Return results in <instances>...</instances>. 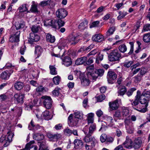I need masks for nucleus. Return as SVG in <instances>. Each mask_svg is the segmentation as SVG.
Wrapping results in <instances>:
<instances>
[{"label":"nucleus","mask_w":150,"mask_h":150,"mask_svg":"<svg viewBox=\"0 0 150 150\" xmlns=\"http://www.w3.org/2000/svg\"><path fill=\"white\" fill-rule=\"evenodd\" d=\"M127 128V132L129 134H131L133 133L134 131V129L133 127H127L126 126Z\"/></svg>","instance_id":"64"},{"label":"nucleus","mask_w":150,"mask_h":150,"mask_svg":"<svg viewBox=\"0 0 150 150\" xmlns=\"http://www.w3.org/2000/svg\"><path fill=\"white\" fill-rule=\"evenodd\" d=\"M87 24V22H82L79 25V28L81 30H84L86 27Z\"/></svg>","instance_id":"51"},{"label":"nucleus","mask_w":150,"mask_h":150,"mask_svg":"<svg viewBox=\"0 0 150 150\" xmlns=\"http://www.w3.org/2000/svg\"><path fill=\"white\" fill-rule=\"evenodd\" d=\"M81 84L83 86H88L89 83V80L84 76L80 77Z\"/></svg>","instance_id":"28"},{"label":"nucleus","mask_w":150,"mask_h":150,"mask_svg":"<svg viewBox=\"0 0 150 150\" xmlns=\"http://www.w3.org/2000/svg\"><path fill=\"white\" fill-rule=\"evenodd\" d=\"M139 93H137V95L135 96V99L134 101L132 103V105L133 106H136L138 104L139 102L140 103V99L139 96Z\"/></svg>","instance_id":"29"},{"label":"nucleus","mask_w":150,"mask_h":150,"mask_svg":"<svg viewBox=\"0 0 150 150\" xmlns=\"http://www.w3.org/2000/svg\"><path fill=\"white\" fill-rule=\"evenodd\" d=\"M132 141L130 139L129 137L127 136L126 137L125 141L123 143L125 148L127 149H131L132 148Z\"/></svg>","instance_id":"15"},{"label":"nucleus","mask_w":150,"mask_h":150,"mask_svg":"<svg viewBox=\"0 0 150 150\" xmlns=\"http://www.w3.org/2000/svg\"><path fill=\"white\" fill-rule=\"evenodd\" d=\"M25 25V23L24 22H21L20 23L16 22L15 24L16 29L17 30L23 28L24 27Z\"/></svg>","instance_id":"39"},{"label":"nucleus","mask_w":150,"mask_h":150,"mask_svg":"<svg viewBox=\"0 0 150 150\" xmlns=\"http://www.w3.org/2000/svg\"><path fill=\"white\" fill-rule=\"evenodd\" d=\"M129 44L130 45V49L129 52H128V54L129 55H131L133 53V52L134 42H129Z\"/></svg>","instance_id":"56"},{"label":"nucleus","mask_w":150,"mask_h":150,"mask_svg":"<svg viewBox=\"0 0 150 150\" xmlns=\"http://www.w3.org/2000/svg\"><path fill=\"white\" fill-rule=\"evenodd\" d=\"M51 1V0H48L46 1H43L40 2V5L42 6H44L47 5Z\"/></svg>","instance_id":"58"},{"label":"nucleus","mask_w":150,"mask_h":150,"mask_svg":"<svg viewBox=\"0 0 150 150\" xmlns=\"http://www.w3.org/2000/svg\"><path fill=\"white\" fill-rule=\"evenodd\" d=\"M143 40L144 42L146 43L150 42V33H147L144 35Z\"/></svg>","instance_id":"42"},{"label":"nucleus","mask_w":150,"mask_h":150,"mask_svg":"<svg viewBox=\"0 0 150 150\" xmlns=\"http://www.w3.org/2000/svg\"><path fill=\"white\" fill-rule=\"evenodd\" d=\"M121 57L120 54L117 50H112L108 56L109 61L111 62L118 60Z\"/></svg>","instance_id":"4"},{"label":"nucleus","mask_w":150,"mask_h":150,"mask_svg":"<svg viewBox=\"0 0 150 150\" xmlns=\"http://www.w3.org/2000/svg\"><path fill=\"white\" fill-rule=\"evenodd\" d=\"M24 86L23 83L19 81H16L14 85L15 89L18 91L21 90Z\"/></svg>","instance_id":"27"},{"label":"nucleus","mask_w":150,"mask_h":150,"mask_svg":"<svg viewBox=\"0 0 150 150\" xmlns=\"http://www.w3.org/2000/svg\"><path fill=\"white\" fill-rule=\"evenodd\" d=\"M105 122L107 125L112 127L113 125V119L112 117L106 116L105 118Z\"/></svg>","instance_id":"23"},{"label":"nucleus","mask_w":150,"mask_h":150,"mask_svg":"<svg viewBox=\"0 0 150 150\" xmlns=\"http://www.w3.org/2000/svg\"><path fill=\"white\" fill-rule=\"evenodd\" d=\"M137 93H140L139 96L141 98L140 103L144 105V107L146 108L150 100V91L145 89L142 93L141 91L139 90L137 91Z\"/></svg>","instance_id":"1"},{"label":"nucleus","mask_w":150,"mask_h":150,"mask_svg":"<svg viewBox=\"0 0 150 150\" xmlns=\"http://www.w3.org/2000/svg\"><path fill=\"white\" fill-rule=\"evenodd\" d=\"M103 54L99 53L96 58V63L98 64L99 63V61H101L103 59Z\"/></svg>","instance_id":"52"},{"label":"nucleus","mask_w":150,"mask_h":150,"mask_svg":"<svg viewBox=\"0 0 150 150\" xmlns=\"http://www.w3.org/2000/svg\"><path fill=\"white\" fill-rule=\"evenodd\" d=\"M122 116L124 117L128 116L129 114V111L127 108L123 107L122 108Z\"/></svg>","instance_id":"40"},{"label":"nucleus","mask_w":150,"mask_h":150,"mask_svg":"<svg viewBox=\"0 0 150 150\" xmlns=\"http://www.w3.org/2000/svg\"><path fill=\"white\" fill-rule=\"evenodd\" d=\"M55 23H56L55 24V28L56 27L57 25L59 28L63 26L65 23L61 19H56L55 20Z\"/></svg>","instance_id":"37"},{"label":"nucleus","mask_w":150,"mask_h":150,"mask_svg":"<svg viewBox=\"0 0 150 150\" xmlns=\"http://www.w3.org/2000/svg\"><path fill=\"white\" fill-rule=\"evenodd\" d=\"M42 98L44 99L43 101V105L46 108L49 109L52 106V100L51 98L49 96H45L42 97Z\"/></svg>","instance_id":"6"},{"label":"nucleus","mask_w":150,"mask_h":150,"mask_svg":"<svg viewBox=\"0 0 150 150\" xmlns=\"http://www.w3.org/2000/svg\"><path fill=\"white\" fill-rule=\"evenodd\" d=\"M39 23L33 25L31 28V30L33 33H37L42 30L41 24L39 25Z\"/></svg>","instance_id":"17"},{"label":"nucleus","mask_w":150,"mask_h":150,"mask_svg":"<svg viewBox=\"0 0 150 150\" xmlns=\"http://www.w3.org/2000/svg\"><path fill=\"white\" fill-rule=\"evenodd\" d=\"M64 52L62 55L61 56V59L62 60L63 64L66 66L68 67L71 64V58L68 56H66L64 58L63 56Z\"/></svg>","instance_id":"12"},{"label":"nucleus","mask_w":150,"mask_h":150,"mask_svg":"<svg viewBox=\"0 0 150 150\" xmlns=\"http://www.w3.org/2000/svg\"><path fill=\"white\" fill-rule=\"evenodd\" d=\"M105 98V96L103 94H102L98 96L97 97V100L98 101L101 102L104 100Z\"/></svg>","instance_id":"62"},{"label":"nucleus","mask_w":150,"mask_h":150,"mask_svg":"<svg viewBox=\"0 0 150 150\" xmlns=\"http://www.w3.org/2000/svg\"><path fill=\"white\" fill-rule=\"evenodd\" d=\"M40 39V37L37 34L34 33H30L28 39V42L32 44L33 42H37Z\"/></svg>","instance_id":"11"},{"label":"nucleus","mask_w":150,"mask_h":150,"mask_svg":"<svg viewBox=\"0 0 150 150\" xmlns=\"http://www.w3.org/2000/svg\"><path fill=\"white\" fill-rule=\"evenodd\" d=\"M31 142H30L26 145L25 148L29 149V150H37L38 149L37 147L32 144L34 143V141L32 142L31 144H30Z\"/></svg>","instance_id":"32"},{"label":"nucleus","mask_w":150,"mask_h":150,"mask_svg":"<svg viewBox=\"0 0 150 150\" xmlns=\"http://www.w3.org/2000/svg\"><path fill=\"white\" fill-rule=\"evenodd\" d=\"M10 74L8 71H6L3 72L0 74V78L2 80L8 79L10 76Z\"/></svg>","instance_id":"26"},{"label":"nucleus","mask_w":150,"mask_h":150,"mask_svg":"<svg viewBox=\"0 0 150 150\" xmlns=\"http://www.w3.org/2000/svg\"><path fill=\"white\" fill-rule=\"evenodd\" d=\"M133 62L131 61H126L124 63L123 66L125 67L128 68L133 64Z\"/></svg>","instance_id":"54"},{"label":"nucleus","mask_w":150,"mask_h":150,"mask_svg":"<svg viewBox=\"0 0 150 150\" xmlns=\"http://www.w3.org/2000/svg\"><path fill=\"white\" fill-rule=\"evenodd\" d=\"M142 76L138 74L137 76L134 77V81L135 83H138L141 80Z\"/></svg>","instance_id":"53"},{"label":"nucleus","mask_w":150,"mask_h":150,"mask_svg":"<svg viewBox=\"0 0 150 150\" xmlns=\"http://www.w3.org/2000/svg\"><path fill=\"white\" fill-rule=\"evenodd\" d=\"M64 132L65 135L69 136L72 134V131L69 128H67L64 130Z\"/></svg>","instance_id":"47"},{"label":"nucleus","mask_w":150,"mask_h":150,"mask_svg":"<svg viewBox=\"0 0 150 150\" xmlns=\"http://www.w3.org/2000/svg\"><path fill=\"white\" fill-rule=\"evenodd\" d=\"M115 30V28L114 27H110L107 31L106 33V37L108 38L111 35H112Z\"/></svg>","instance_id":"35"},{"label":"nucleus","mask_w":150,"mask_h":150,"mask_svg":"<svg viewBox=\"0 0 150 150\" xmlns=\"http://www.w3.org/2000/svg\"><path fill=\"white\" fill-rule=\"evenodd\" d=\"M113 116L114 117H117L120 119L121 117L120 112L119 110H117L115 111Z\"/></svg>","instance_id":"61"},{"label":"nucleus","mask_w":150,"mask_h":150,"mask_svg":"<svg viewBox=\"0 0 150 150\" xmlns=\"http://www.w3.org/2000/svg\"><path fill=\"white\" fill-rule=\"evenodd\" d=\"M8 135L7 137L5 135H3L0 138V142H5L4 145V147H6L8 146L12 141V138L14 134L11 131H8L7 132Z\"/></svg>","instance_id":"2"},{"label":"nucleus","mask_w":150,"mask_h":150,"mask_svg":"<svg viewBox=\"0 0 150 150\" xmlns=\"http://www.w3.org/2000/svg\"><path fill=\"white\" fill-rule=\"evenodd\" d=\"M61 80V77L59 76H55L53 79V82L56 85H58L59 84Z\"/></svg>","instance_id":"46"},{"label":"nucleus","mask_w":150,"mask_h":150,"mask_svg":"<svg viewBox=\"0 0 150 150\" xmlns=\"http://www.w3.org/2000/svg\"><path fill=\"white\" fill-rule=\"evenodd\" d=\"M94 114L92 113H91L88 115L87 120L88 124H93V122Z\"/></svg>","instance_id":"33"},{"label":"nucleus","mask_w":150,"mask_h":150,"mask_svg":"<svg viewBox=\"0 0 150 150\" xmlns=\"http://www.w3.org/2000/svg\"><path fill=\"white\" fill-rule=\"evenodd\" d=\"M94 67L93 65H92L91 66H89L86 68V70L87 71V76L90 79V77L88 75L89 73H92L93 71L94 70Z\"/></svg>","instance_id":"38"},{"label":"nucleus","mask_w":150,"mask_h":150,"mask_svg":"<svg viewBox=\"0 0 150 150\" xmlns=\"http://www.w3.org/2000/svg\"><path fill=\"white\" fill-rule=\"evenodd\" d=\"M117 77L116 74L113 71L110 70L107 74V78L109 83L112 84L114 83V80Z\"/></svg>","instance_id":"5"},{"label":"nucleus","mask_w":150,"mask_h":150,"mask_svg":"<svg viewBox=\"0 0 150 150\" xmlns=\"http://www.w3.org/2000/svg\"><path fill=\"white\" fill-rule=\"evenodd\" d=\"M19 9L20 12H24L27 10V8L26 7V4H23L19 8Z\"/></svg>","instance_id":"57"},{"label":"nucleus","mask_w":150,"mask_h":150,"mask_svg":"<svg viewBox=\"0 0 150 150\" xmlns=\"http://www.w3.org/2000/svg\"><path fill=\"white\" fill-rule=\"evenodd\" d=\"M119 16L117 17V19L120 20L122 18H123L127 14V13L124 11L122 12L120 11L119 12Z\"/></svg>","instance_id":"45"},{"label":"nucleus","mask_w":150,"mask_h":150,"mask_svg":"<svg viewBox=\"0 0 150 150\" xmlns=\"http://www.w3.org/2000/svg\"><path fill=\"white\" fill-rule=\"evenodd\" d=\"M33 139L37 140H41L44 138V136L41 134H36L33 136Z\"/></svg>","instance_id":"36"},{"label":"nucleus","mask_w":150,"mask_h":150,"mask_svg":"<svg viewBox=\"0 0 150 150\" xmlns=\"http://www.w3.org/2000/svg\"><path fill=\"white\" fill-rule=\"evenodd\" d=\"M109 105L110 108L112 110H117L119 107V104L118 101L115 100L112 102L109 103Z\"/></svg>","instance_id":"19"},{"label":"nucleus","mask_w":150,"mask_h":150,"mask_svg":"<svg viewBox=\"0 0 150 150\" xmlns=\"http://www.w3.org/2000/svg\"><path fill=\"white\" fill-rule=\"evenodd\" d=\"M86 135L84 138V141L86 142H91V146H94L96 142V139L93 137H92V135L88 134H85Z\"/></svg>","instance_id":"8"},{"label":"nucleus","mask_w":150,"mask_h":150,"mask_svg":"<svg viewBox=\"0 0 150 150\" xmlns=\"http://www.w3.org/2000/svg\"><path fill=\"white\" fill-rule=\"evenodd\" d=\"M142 141L140 138H138L135 139L132 144V148L135 149L139 148L142 146Z\"/></svg>","instance_id":"14"},{"label":"nucleus","mask_w":150,"mask_h":150,"mask_svg":"<svg viewBox=\"0 0 150 150\" xmlns=\"http://www.w3.org/2000/svg\"><path fill=\"white\" fill-rule=\"evenodd\" d=\"M74 118L77 119H81L83 118V114L81 112L77 111L74 113Z\"/></svg>","instance_id":"43"},{"label":"nucleus","mask_w":150,"mask_h":150,"mask_svg":"<svg viewBox=\"0 0 150 150\" xmlns=\"http://www.w3.org/2000/svg\"><path fill=\"white\" fill-rule=\"evenodd\" d=\"M87 127L86 125L83 131L85 134H88L92 135L93 133L96 130V125L95 124H91L89 128V130H86V127Z\"/></svg>","instance_id":"9"},{"label":"nucleus","mask_w":150,"mask_h":150,"mask_svg":"<svg viewBox=\"0 0 150 150\" xmlns=\"http://www.w3.org/2000/svg\"><path fill=\"white\" fill-rule=\"evenodd\" d=\"M87 58L86 57H83L77 59L75 62V64L77 65H80L84 63L87 60Z\"/></svg>","instance_id":"21"},{"label":"nucleus","mask_w":150,"mask_h":150,"mask_svg":"<svg viewBox=\"0 0 150 150\" xmlns=\"http://www.w3.org/2000/svg\"><path fill=\"white\" fill-rule=\"evenodd\" d=\"M74 147L76 149L81 148L83 146V144L82 141L76 139L74 141Z\"/></svg>","instance_id":"22"},{"label":"nucleus","mask_w":150,"mask_h":150,"mask_svg":"<svg viewBox=\"0 0 150 150\" xmlns=\"http://www.w3.org/2000/svg\"><path fill=\"white\" fill-rule=\"evenodd\" d=\"M104 72V71L103 69H95L93 71L92 73H89L88 75L90 77V79L96 80L98 77L102 76Z\"/></svg>","instance_id":"3"},{"label":"nucleus","mask_w":150,"mask_h":150,"mask_svg":"<svg viewBox=\"0 0 150 150\" xmlns=\"http://www.w3.org/2000/svg\"><path fill=\"white\" fill-rule=\"evenodd\" d=\"M69 43L71 45H75L79 42V39L77 36L73 35H70L68 37Z\"/></svg>","instance_id":"16"},{"label":"nucleus","mask_w":150,"mask_h":150,"mask_svg":"<svg viewBox=\"0 0 150 150\" xmlns=\"http://www.w3.org/2000/svg\"><path fill=\"white\" fill-rule=\"evenodd\" d=\"M47 135L50 140L53 141H56L60 137V135L58 134H52L50 133H48Z\"/></svg>","instance_id":"20"},{"label":"nucleus","mask_w":150,"mask_h":150,"mask_svg":"<svg viewBox=\"0 0 150 150\" xmlns=\"http://www.w3.org/2000/svg\"><path fill=\"white\" fill-rule=\"evenodd\" d=\"M126 91V88L125 86H122L118 89V95L123 96Z\"/></svg>","instance_id":"34"},{"label":"nucleus","mask_w":150,"mask_h":150,"mask_svg":"<svg viewBox=\"0 0 150 150\" xmlns=\"http://www.w3.org/2000/svg\"><path fill=\"white\" fill-rule=\"evenodd\" d=\"M46 38L47 41L51 43L54 42L55 40L54 37L49 34L47 35Z\"/></svg>","instance_id":"41"},{"label":"nucleus","mask_w":150,"mask_h":150,"mask_svg":"<svg viewBox=\"0 0 150 150\" xmlns=\"http://www.w3.org/2000/svg\"><path fill=\"white\" fill-rule=\"evenodd\" d=\"M30 11L33 13H38L39 12L37 8V6L35 4H33L32 5Z\"/></svg>","instance_id":"48"},{"label":"nucleus","mask_w":150,"mask_h":150,"mask_svg":"<svg viewBox=\"0 0 150 150\" xmlns=\"http://www.w3.org/2000/svg\"><path fill=\"white\" fill-rule=\"evenodd\" d=\"M43 49L39 46H37L35 47V53L37 55V57H39L43 52Z\"/></svg>","instance_id":"31"},{"label":"nucleus","mask_w":150,"mask_h":150,"mask_svg":"<svg viewBox=\"0 0 150 150\" xmlns=\"http://www.w3.org/2000/svg\"><path fill=\"white\" fill-rule=\"evenodd\" d=\"M118 49L121 52L124 53L126 51L127 48L126 45L123 44L119 46Z\"/></svg>","instance_id":"44"},{"label":"nucleus","mask_w":150,"mask_h":150,"mask_svg":"<svg viewBox=\"0 0 150 150\" xmlns=\"http://www.w3.org/2000/svg\"><path fill=\"white\" fill-rule=\"evenodd\" d=\"M67 14V11L64 8L59 9L56 12L57 17L60 19L64 18Z\"/></svg>","instance_id":"7"},{"label":"nucleus","mask_w":150,"mask_h":150,"mask_svg":"<svg viewBox=\"0 0 150 150\" xmlns=\"http://www.w3.org/2000/svg\"><path fill=\"white\" fill-rule=\"evenodd\" d=\"M95 59V58L93 57H90L86 62V64L88 65H89L93 63V60Z\"/></svg>","instance_id":"59"},{"label":"nucleus","mask_w":150,"mask_h":150,"mask_svg":"<svg viewBox=\"0 0 150 150\" xmlns=\"http://www.w3.org/2000/svg\"><path fill=\"white\" fill-rule=\"evenodd\" d=\"M52 116L50 115L49 111L47 110L45 111L42 113V117L45 120H50L52 118Z\"/></svg>","instance_id":"30"},{"label":"nucleus","mask_w":150,"mask_h":150,"mask_svg":"<svg viewBox=\"0 0 150 150\" xmlns=\"http://www.w3.org/2000/svg\"><path fill=\"white\" fill-rule=\"evenodd\" d=\"M20 33V31H17L15 34L13 35L10 38V41L12 42H19Z\"/></svg>","instance_id":"13"},{"label":"nucleus","mask_w":150,"mask_h":150,"mask_svg":"<svg viewBox=\"0 0 150 150\" xmlns=\"http://www.w3.org/2000/svg\"><path fill=\"white\" fill-rule=\"evenodd\" d=\"M72 114H70L68 118V122L70 126H76L78 122V120L73 117Z\"/></svg>","instance_id":"10"},{"label":"nucleus","mask_w":150,"mask_h":150,"mask_svg":"<svg viewBox=\"0 0 150 150\" xmlns=\"http://www.w3.org/2000/svg\"><path fill=\"white\" fill-rule=\"evenodd\" d=\"M14 97L18 103H23L24 97V94L16 93L15 94Z\"/></svg>","instance_id":"18"},{"label":"nucleus","mask_w":150,"mask_h":150,"mask_svg":"<svg viewBox=\"0 0 150 150\" xmlns=\"http://www.w3.org/2000/svg\"><path fill=\"white\" fill-rule=\"evenodd\" d=\"M93 41L98 42H101L104 40L103 36L101 35L98 34L95 35L92 37Z\"/></svg>","instance_id":"24"},{"label":"nucleus","mask_w":150,"mask_h":150,"mask_svg":"<svg viewBox=\"0 0 150 150\" xmlns=\"http://www.w3.org/2000/svg\"><path fill=\"white\" fill-rule=\"evenodd\" d=\"M55 20L51 19L47 20L44 22V25L46 26L49 25L52 26L53 28H55Z\"/></svg>","instance_id":"25"},{"label":"nucleus","mask_w":150,"mask_h":150,"mask_svg":"<svg viewBox=\"0 0 150 150\" xmlns=\"http://www.w3.org/2000/svg\"><path fill=\"white\" fill-rule=\"evenodd\" d=\"M61 89L58 87H56L52 92L53 95L54 96H58L59 94V91Z\"/></svg>","instance_id":"49"},{"label":"nucleus","mask_w":150,"mask_h":150,"mask_svg":"<svg viewBox=\"0 0 150 150\" xmlns=\"http://www.w3.org/2000/svg\"><path fill=\"white\" fill-rule=\"evenodd\" d=\"M136 89L135 88H131L129 90H128L126 93V94L128 96H131L134 91L136 90Z\"/></svg>","instance_id":"55"},{"label":"nucleus","mask_w":150,"mask_h":150,"mask_svg":"<svg viewBox=\"0 0 150 150\" xmlns=\"http://www.w3.org/2000/svg\"><path fill=\"white\" fill-rule=\"evenodd\" d=\"M107 136L105 134H103L101 135L100 137V141L102 142L103 143L106 141Z\"/></svg>","instance_id":"63"},{"label":"nucleus","mask_w":150,"mask_h":150,"mask_svg":"<svg viewBox=\"0 0 150 150\" xmlns=\"http://www.w3.org/2000/svg\"><path fill=\"white\" fill-rule=\"evenodd\" d=\"M100 23V21H94L92 23V24L90 25V28H91L93 27H96L98 26Z\"/></svg>","instance_id":"60"},{"label":"nucleus","mask_w":150,"mask_h":150,"mask_svg":"<svg viewBox=\"0 0 150 150\" xmlns=\"http://www.w3.org/2000/svg\"><path fill=\"white\" fill-rule=\"evenodd\" d=\"M50 74L52 75H56L57 74V71H56V68L53 66H50Z\"/></svg>","instance_id":"50"}]
</instances>
